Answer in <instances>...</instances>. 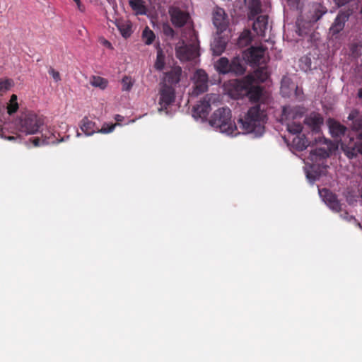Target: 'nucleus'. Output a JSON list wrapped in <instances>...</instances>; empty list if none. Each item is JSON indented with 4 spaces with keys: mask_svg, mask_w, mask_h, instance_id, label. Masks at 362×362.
<instances>
[{
    "mask_svg": "<svg viewBox=\"0 0 362 362\" xmlns=\"http://www.w3.org/2000/svg\"><path fill=\"white\" fill-rule=\"evenodd\" d=\"M165 55L162 50L157 52L156 60L154 64V67L158 71H162L165 67Z\"/></svg>",
    "mask_w": 362,
    "mask_h": 362,
    "instance_id": "nucleus-35",
    "label": "nucleus"
},
{
    "mask_svg": "<svg viewBox=\"0 0 362 362\" xmlns=\"http://www.w3.org/2000/svg\"><path fill=\"white\" fill-rule=\"evenodd\" d=\"M348 148L352 156H356L357 153L362 155V132L358 135L356 141H350Z\"/></svg>",
    "mask_w": 362,
    "mask_h": 362,
    "instance_id": "nucleus-29",
    "label": "nucleus"
},
{
    "mask_svg": "<svg viewBox=\"0 0 362 362\" xmlns=\"http://www.w3.org/2000/svg\"><path fill=\"white\" fill-rule=\"evenodd\" d=\"M301 62H305L306 69H311V59L308 57H304L300 59Z\"/></svg>",
    "mask_w": 362,
    "mask_h": 362,
    "instance_id": "nucleus-43",
    "label": "nucleus"
},
{
    "mask_svg": "<svg viewBox=\"0 0 362 362\" xmlns=\"http://www.w3.org/2000/svg\"><path fill=\"white\" fill-rule=\"evenodd\" d=\"M116 26L123 37L127 39L131 36L132 33V25L130 21L123 20L117 21Z\"/></svg>",
    "mask_w": 362,
    "mask_h": 362,
    "instance_id": "nucleus-23",
    "label": "nucleus"
},
{
    "mask_svg": "<svg viewBox=\"0 0 362 362\" xmlns=\"http://www.w3.org/2000/svg\"><path fill=\"white\" fill-rule=\"evenodd\" d=\"M7 112L11 115L17 112L18 109V98L17 95L13 94L11 96L9 102L7 105Z\"/></svg>",
    "mask_w": 362,
    "mask_h": 362,
    "instance_id": "nucleus-34",
    "label": "nucleus"
},
{
    "mask_svg": "<svg viewBox=\"0 0 362 362\" xmlns=\"http://www.w3.org/2000/svg\"><path fill=\"white\" fill-rule=\"evenodd\" d=\"M48 73L50 76H52L55 82H59L61 81V76L59 72L55 70L54 68L50 66L48 70Z\"/></svg>",
    "mask_w": 362,
    "mask_h": 362,
    "instance_id": "nucleus-41",
    "label": "nucleus"
},
{
    "mask_svg": "<svg viewBox=\"0 0 362 362\" xmlns=\"http://www.w3.org/2000/svg\"><path fill=\"white\" fill-rule=\"evenodd\" d=\"M245 69L241 62L239 57H234L230 62V73H234L236 75L244 74Z\"/></svg>",
    "mask_w": 362,
    "mask_h": 362,
    "instance_id": "nucleus-27",
    "label": "nucleus"
},
{
    "mask_svg": "<svg viewBox=\"0 0 362 362\" xmlns=\"http://www.w3.org/2000/svg\"><path fill=\"white\" fill-rule=\"evenodd\" d=\"M361 197L362 198V189H361Z\"/></svg>",
    "mask_w": 362,
    "mask_h": 362,
    "instance_id": "nucleus-53",
    "label": "nucleus"
},
{
    "mask_svg": "<svg viewBox=\"0 0 362 362\" xmlns=\"http://www.w3.org/2000/svg\"><path fill=\"white\" fill-rule=\"evenodd\" d=\"M159 95V105H160V108L158 109L159 111L166 110L175 101V88L168 84H162Z\"/></svg>",
    "mask_w": 362,
    "mask_h": 362,
    "instance_id": "nucleus-9",
    "label": "nucleus"
},
{
    "mask_svg": "<svg viewBox=\"0 0 362 362\" xmlns=\"http://www.w3.org/2000/svg\"><path fill=\"white\" fill-rule=\"evenodd\" d=\"M287 129L289 132L297 134L301 132L303 126L300 122H296L295 120H292L291 122L287 124Z\"/></svg>",
    "mask_w": 362,
    "mask_h": 362,
    "instance_id": "nucleus-37",
    "label": "nucleus"
},
{
    "mask_svg": "<svg viewBox=\"0 0 362 362\" xmlns=\"http://www.w3.org/2000/svg\"><path fill=\"white\" fill-rule=\"evenodd\" d=\"M249 18H254L262 12V3L259 0L248 1Z\"/></svg>",
    "mask_w": 362,
    "mask_h": 362,
    "instance_id": "nucleus-26",
    "label": "nucleus"
},
{
    "mask_svg": "<svg viewBox=\"0 0 362 362\" xmlns=\"http://www.w3.org/2000/svg\"><path fill=\"white\" fill-rule=\"evenodd\" d=\"M327 11V9L325 6H322V4H317L315 6L314 8V13L311 18V20L313 23L317 22L318 20H320L324 14H325Z\"/></svg>",
    "mask_w": 362,
    "mask_h": 362,
    "instance_id": "nucleus-33",
    "label": "nucleus"
},
{
    "mask_svg": "<svg viewBox=\"0 0 362 362\" xmlns=\"http://www.w3.org/2000/svg\"><path fill=\"white\" fill-rule=\"evenodd\" d=\"M77 5V8L78 9L81 11V12H84L85 10H86V7L81 2L80 0H73Z\"/></svg>",
    "mask_w": 362,
    "mask_h": 362,
    "instance_id": "nucleus-45",
    "label": "nucleus"
},
{
    "mask_svg": "<svg viewBox=\"0 0 362 362\" xmlns=\"http://www.w3.org/2000/svg\"><path fill=\"white\" fill-rule=\"evenodd\" d=\"M8 140H15L16 138L13 136H8Z\"/></svg>",
    "mask_w": 362,
    "mask_h": 362,
    "instance_id": "nucleus-51",
    "label": "nucleus"
},
{
    "mask_svg": "<svg viewBox=\"0 0 362 362\" xmlns=\"http://www.w3.org/2000/svg\"><path fill=\"white\" fill-rule=\"evenodd\" d=\"M216 68L220 74L230 73V62L226 57H221L216 64Z\"/></svg>",
    "mask_w": 362,
    "mask_h": 362,
    "instance_id": "nucleus-30",
    "label": "nucleus"
},
{
    "mask_svg": "<svg viewBox=\"0 0 362 362\" xmlns=\"http://www.w3.org/2000/svg\"><path fill=\"white\" fill-rule=\"evenodd\" d=\"M175 53L180 61H190L199 56L197 45H187L183 40L179 41L176 45Z\"/></svg>",
    "mask_w": 362,
    "mask_h": 362,
    "instance_id": "nucleus-6",
    "label": "nucleus"
},
{
    "mask_svg": "<svg viewBox=\"0 0 362 362\" xmlns=\"http://www.w3.org/2000/svg\"><path fill=\"white\" fill-rule=\"evenodd\" d=\"M267 105L257 103L251 107L243 118L238 120L239 127L243 133H254L261 136L264 132V124L267 120Z\"/></svg>",
    "mask_w": 362,
    "mask_h": 362,
    "instance_id": "nucleus-1",
    "label": "nucleus"
},
{
    "mask_svg": "<svg viewBox=\"0 0 362 362\" xmlns=\"http://www.w3.org/2000/svg\"><path fill=\"white\" fill-rule=\"evenodd\" d=\"M349 50L351 55L354 58H358L361 55V52L359 49V45L358 43H351L349 46Z\"/></svg>",
    "mask_w": 362,
    "mask_h": 362,
    "instance_id": "nucleus-40",
    "label": "nucleus"
},
{
    "mask_svg": "<svg viewBox=\"0 0 362 362\" xmlns=\"http://www.w3.org/2000/svg\"><path fill=\"white\" fill-rule=\"evenodd\" d=\"M329 131L332 136L337 139L345 134L347 129L339 122L333 121L329 124Z\"/></svg>",
    "mask_w": 362,
    "mask_h": 362,
    "instance_id": "nucleus-22",
    "label": "nucleus"
},
{
    "mask_svg": "<svg viewBox=\"0 0 362 362\" xmlns=\"http://www.w3.org/2000/svg\"><path fill=\"white\" fill-rule=\"evenodd\" d=\"M351 14V11L350 10L340 11L339 12L334 19V21L329 28V34L332 36H336L343 30L345 26V23L346 21H348Z\"/></svg>",
    "mask_w": 362,
    "mask_h": 362,
    "instance_id": "nucleus-10",
    "label": "nucleus"
},
{
    "mask_svg": "<svg viewBox=\"0 0 362 362\" xmlns=\"http://www.w3.org/2000/svg\"><path fill=\"white\" fill-rule=\"evenodd\" d=\"M227 44V40L222 37H218L215 38L214 42L211 43V51L214 55L220 56L226 49Z\"/></svg>",
    "mask_w": 362,
    "mask_h": 362,
    "instance_id": "nucleus-21",
    "label": "nucleus"
},
{
    "mask_svg": "<svg viewBox=\"0 0 362 362\" xmlns=\"http://www.w3.org/2000/svg\"><path fill=\"white\" fill-rule=\"evenodd\" d=\"M81 134L79 132L77 133V136H80Z\"/></svg>",
    "mask_w": 362,
    "mask_h": 362,
    "instance_id": "nucleus-52",
    "label": "nucleus"
},
{
    "mask_svg": "<svg viewBox=\"0 0 362 362\" xmlns=\"http://www.w3.org/2000/svg\"><path fill=\"white\" fill-rule=\"evenodd\" d=\"M324 119L320 114L313 112L307 115L304 119V123L309 127L312 131L318 132L320 126L323 124Z\"/></svg>",
    "mask_w": 362,
    "mask_h": 362,
    "instance_id": "nucleus-15",
    "label": "nucleus"
},
{
    "mask_svg": "<svg viewBox=\"0 0 362 362\" xmlns=\"http://www.w3.org/2000/svg\"><path fill=\"white\" fill-rule=\"evenodd\" d=\"M29 141L33 144L34 146H40L42 145L55 144L65 141L64 137H61L59 134H56L51 130H47L45 133L42 134L41 137L30 138Z\"/></svg>",
    "mask_w": 362,
    "mask_h": 362,
    "instance_id": "nucleus-7",
    "label": "nucleus"
},
{
    "mask_svg": "<svg viewBox=\"0 0 362 362\" xmlns=\"http://www.w3.org/2000/svg\"><path fill=\"white\" fill-rule=\"evenodd\" d=\"M90 83L93 86L104 90L107 86L108 81L98 76H93L90 80Z\"/></svg>",
    "mask_w": 362,
    "mask_h": 362,
    "instance_id": "nucleus-31",
    "label": "nucleus"
},
{
    "mask_svg": "<svg viewBox=\"0 0 362 362\" xmlns=\"http://www.w3.org/2000/svg\"><path fill=\"white\" fill-rule=\"evenodd\" d=\"M309 145L304 134L296 135L292 139V146L298 151L305 150Z\"/></svg>",
    "mask_w": 362,
    "mask_h": 362,
    "instance_id": "nucleus-25",
    "label": "nucleus"
},
{
    "mask_svg": "<svg viewBox=\"0 0 362 362\" xmlns=\"http://www.w3.org/2000/svg\"><path fill=\"white\" fill-rule=\"evenodd\" d=\"M44 124L43 117L31 111L21 113L15 121L16 129L25 135L39 132Z\"/></svg>",
    "mask_w": 362,
    "mask_h": 362,
    "instance_id": "nucleus-2",
    "label": "nucleus"
},
{
    "mask_svg": "<svg viewBox=\"0 0 362 362\" xmlns=\"http://www.w3.org/2000/svg\"><path fill=\"white\" fill-rule=\"evenodd\" d=\"M142 37L146 45H151L155 40L154 33L146 27L142 33Z\"/></svg>",
    "mask_w": 362,
    "mask_h": 362,
    "instance_id": "nucleus-36",
    "label": "nucleus"
},
{
    "mask_svg": "<svg viewBox=\"0 0 362 362\" xmlns=\"http://www.w3.org/2000/svg\"><path fill=\"white\" fill-rule=\"evenodd\" d=\"M213 23L216 28L218 34L226 30L228 27L229 21L224 9L216 8L214 10L213 12Z\"/></svg>",
    "mask_w": 362,
    "mask_h": 362,
    "instance_id": "nucleus-12",
    "label": "nucleus"
},
{
    "mask_svg": "<svg viewBox=\"0 0 362 362\" xmlns=\"http://www.w3.org/2000/svg\"><path fill=\"white\" fill-rule=\"evenodd\" d=\"M194 86L193 90V94L195 95H200L208 90V75L205 71L202 69H198L194 75Z\"/></svg>",
    "mask_w": 362,
    "mask_h": 362,
    "instance_id": "nucleus-11",
    "label": "nucleus"
},
{
    "mask_svg": "<svg viewBox=\"0 0 362 362\" xmlns=\"http://www.w3.org/2000/svg\"><path fill=\"white\" fill-rule=\"evenodd\" d=\"M103 45L108 48H112L111 43L107 40H104Z\"/></svg>",
    "mask_w": 362,
    "mask_h": 362,
    "instance_id": "nucleus-49",
    "label": "nucleus"
},
{
    "mask_svg": "<svg viewBox=\"0 0 362 362\" xmlns=\"http://www.w3.org/2000/svg\"><path fill=\"white\" fill-rule=\"evenodd\" d=\"M252 41L251 33L249 30H245L240 35L238 40L239 47H245Z\"/></svg>",
    "mask_w": 362,
    "mask_h": 362,
    "instance_id": "nucleus-32",
    "label": "nucleus"
},
{
    "mask_svg": "<svg viewBox=\"0 0 362 362\" xmlns=\"http://www.w3.org/2000/svg\"><path fill=\"white\" fill-rule=\"evenodd\" d=\"M134 83V81L132 80V77L128 76H124L122 80V91H129L132 89Z\"/></svg>",
    "mask_w": 362,
    "mask_h": 362,
    "instance_id": "nucleus-38",
    "label": "nucleus"
},
{
    "mask_svg": "<svg viewBox=\"0 0 362 362\" xmlns=\"http://www.w3.org/2000/svg\"><path fill=\"white\" fill-rule=\"evenodd\" d=\"M115 119L117 122H122L124 120V117L120 115H115Z\"/></svg>",
    "mask_w": 362,
    "mask_h": 362,
    "instance_id": "nucleus-48",
    "label": "nucleus"
},
{
    "mask_svg": "<svg viewBox=\"0 0 362 362\" xmlns=\"http://www.w3.org/2000/svg\"><path fill=\"white\" fill-rule=\"evenodd\" d=\"M80 128L81 131L86 136H91L93 134L102 133V134H108L114 131L117 124H107L105 123L101 129H99L98 127L96 126L95 122H93L88 119V117H83L80 122Z\"/></svg>",
    "mask_w": 362,
    "mask_h": 362,
    "instance_id": "nucleus-5",
    "label": "nucleus"
},
{
    "mask_svg": "<svg viewBox=\"0 0 362 362\" xmlns=\"http://www.w3.org/2000/svg\"><path fill=\"white\" fill-rule=\"evenodd\" d=\"M172 23L178 28H181L187 22L189 16L187 13L178 8H173L169 11Z\"/></svg>",
    "mask_w": 362,
    "mask_h": 362,
    "instance_id": "nucleus-14",
    "label": "nucleus"
},
{
    "mask_svg": "<svg viewBox=\"0 0 362 362\" xmlns=\"http://www.w3.org/2000/svg\"><path fill=\"white\" fill-rule=\"evenodd\" d=\"M231 111L228 107L216 110L209 119V124L221 132L228 135H236L237 126L232 121Z\"/></svg>",
    "mask_w": 362,
    "mask_h": 362,
    "instance_id": "nucleus-3",
    "label": "nucleus"
},
{
    "mask_svg": "<svg viewBox=\"0 0 362 362\" xmlns=\"http://www.w3.org/2000/svg\"><path fill=\"white\" fill-rule=\"evenodd\" d=\"M211 106L207 101H201L199 104H197L193 107L194 116L199 118H206L209 115Z\"/></svg>",
    "mask_w": 362,
    "mask_h": 362,
    "instance_id": "nucleus-20",
    "label": "nucleus"
},
{
    "mask_svg": "<svg viewBox=\"0 0 362 362\" xmlns=\"http://www.w3.org/2000/svg\"><path fill=\"white\" fill-rule=\"evenodd\" d=\"M300 1L301 0H287V2L290 6L298 9Z\"/></svg>",
    "mask_w": 362,
    "mask_h": 362,
    "instance_id": "nucleus-44",
    "label": "nucleus"
},
{
    "mask_svg": "<svg viewBox=\"0 0 362 362\" xmlns=\"http://www.w3.org/2000/svg\"><path fill=\"white\" fill-rule=\"evenodd\" d=\"M129 6L136 15H146L147 8L143 0H129Z\"/></svg>",
    "mask_w": 362,
    "mask_h": 362,
    "instance_id": "nucleus-28",
    "label": "nucleus"
},
{
    "mask_svg": "<svg viewBox=\"0 0 362 362\" xmlns=\"http://www.w3.org/2000/svg\"><path fill=\"white\" fill-rule=\"evenodd\" d=\"M305 112V108L301 106L284 107L281 115L282 119L296 120L302 118Z\"/></svg>",
    "mask_w": 362,
    "mask_h": 362,
    "instance_id": "nucleus-13",
    "label": "nucleus"
},
{
    "mask_svg": "<svg viewBox=\"0 0 362 362\" xmlns=\"http://www.w3.org/2000/svg\"><path fill=\"white\" fill-rule=\"evenodd\" d=\"M313 23L311 18L309 21H305L303 16L300 15L296 22V33L299 36L308 34Z\"/></svg>",
    "mask_w": 362,
    "mask_h": 362,
    "instance_id": "nucleus-18",
    "label": "nucleus"
},
{
    "mask_svg": "<svg viewBox=\"0 0 362 362\" xmlns=\"http://www.w3.org/2000/svg\"><path fill=\"white\" fill-rule=\"evenodd\" d=\"M265 49L262 47H251L243 53L244 58L252 66H257L264 63Z\"/></svg>",
    "mask_w": 362,
    "mask_h": 362,
    "instance_id": "nucleus-8",
    "label": "nucleus"
},
{
    "mask_svg": "<svg viewBox=\"0 0 362 362\" xmlns=\"http://www.w3.org/2000/svg\"><path fill=\"white\" fill-rule=\"evenodd\" d=\"M255 76L261 82H264L269 78V74L264 67L259 68L255 71Z\"/></svg>",
    "mask_w": 362,
    "mask_h": 362,
    "instance_id": "nucleus-39",
    "label": "nucleus"
},
{
    "mask_svg": "<svg viewBox=\"0 0 362 362\" xmlns=\"http://www.w3.org/2000/svg\"><path fill=\"white\" fill-rule=\"evenodd\" d=\"M320 194L324 197V200L332 209L337 211L339 209V204L337 199L336 196L329 190L322 189L320 190Z\"/></svg>",
    "mask_w": 362,
    "mask_h": 362,
    "instance_id": "nucleus-19",
    "label": "nucleus"
},
{
    "mask_svg": "<svg viewBox=\"0 0 362 362\" xmlns=\"http://www.w3.org/2000/svg\"><path fill=\"white\" fill-rule=\"evenodd\" d=\"M268 25V16L260 15L257 16L252 25V29L258 35L264 36Z\"/></svg>",
    "mask_w": 362,
    "mask_h": 362,
    "instance_id": "nucleus-17",
    "label": "nucleus"
},
{
    "mask_svg": "<svg viewBox=\"0 0 362 362\" xmlns=\"http://www.w3.org/2000/svg\"><path fill=\"white\" fill-rule=\"evenodd\" d=\"M329 156V152L325 148H316L310 153L308 158L313 162H317Z\"/></svg>",
    "mask_w": 362,
    "mask_h": 362,
    "instance_id": "nucleus-24",
    "label": "nucleus"
},
{
    "mask_svg": "<svg viewBox=\"0 0 362 362\" xmlns=\"http://www.w3.org/2000/svg\"><path fill=\"white\" fill-rule=\"evenodd\" d=\"M182 74V69L180 66H174L170 71L165 72L164 76V83L163 84H168L173 86L178 83L180 81Z\"/></svg>",
    "mask_w": 362,
    "mask_h": 362,
    "instance_id": "nucleus-16",
    "label": "nucleus"
},
{
    "mask_svg": "<svg viewBox=\"0 0 362 362\" xmlns=\"http://www.w3.org/2000/svg\"><path fill=\"white\" fill-rule=\"evenodd\" d=\"M357 97H358L359 99H362V88H359V89L358 90Z\"/></svg>",
    "mask_w": 362,
    "mask_h": 362,
    "instance_id": "nucleus-50",
    "label": "nucleus"
},
{
    "mask_svg": "<svg viewBox=\"0 0 362 362\" xmlns=\"http://www.w3.org/2000/svg\"><path fill=\"white\" fill-rule=\"evenodd\" d=\"M235 91L240 92V96L246 95L251 102L254 103L259 101L262 93L261 87L252 85L251 77L238 81L235 86Z\"/></svg>",
    "mask_w": 362,
    "mask_h": 362,
    "instance_id": "nucleus-4",
    "label": "nucleus"
},
{
    "mask_svg": "<svg viewBox=\"0 0 362 362\" xmlns=\"http://www.w3.org/2000/svg\"><path fill=\"white\" fill-rule=\"evenodd\" d=\"M164 33L168 35H174V30L170 26H166L164 28Z\"/></svg>",
    "mask_w": 362,
    "mask_h": 362,
    "instance_id": "nucleus-47",
    "label": "nucleus"
},
{
    "mask_svg": "<svg viewBox=\"0 0 362 362\" xmlns=\"http://www.w3.org/2000/svg\"><path fill=\"white\" fill-rule=\"evenodd\" d=\"M10 80H0V91L8 90L11 87Z\"/></svg>",
    "mask_w": 362,
    "mask_h": 362,
    "instance_id": "nucleus-42",
    "label": "nucleus"
},
{
    "mask_svg": "<svg viewBox=\"0 0 362 362\" xmlns=\"http://www.w3.org/2000/svg\"><path fill=\"white\" fill-rule=\"evenodd\" d=\"M354 126L357 129H362V118H358L354 122Z\"/></svg>",
    "mask_w": 362,
    "mask_h": 362,
    "instance_id": "nucleus-46",
    "label": "nucleus"
}]
</instances>
